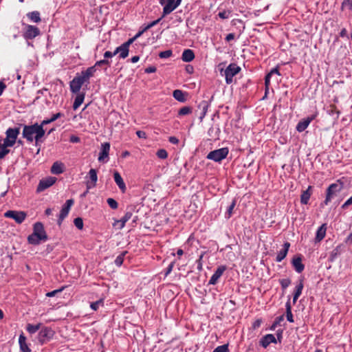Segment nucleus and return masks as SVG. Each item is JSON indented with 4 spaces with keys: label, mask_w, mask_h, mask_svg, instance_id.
Instances as JSON below:
<instances>
[{
    "label": "nucleus",
    "mask_w": 352,
    "mask_h": 352,
    "mask_svg": "<svg viewBox=\"0 0 352 352\" xmlns=\"http://www.w3.org/2000/svg\"><path fill=\"white\" fill-rule=\"evenodd\" d=\"M48 236L45 230L44 226L41 222H36L33 225V232L28 236L29 244L37 245L41 241H46Z\"/></svg>",
    "instance_id": "obj_2"
},
{
    "label": "nucleus",
    "mask_w": 352,
    "mask_h": 352,
    "mask_svg": "<svg viewBox=\"0 0 352 352\" xmlns=\"http://www.w3.org/2000/svg\"><path fill=\"white\" fill-rule=\"evenodd\" d=\"M212 352H230L229 344H225L216 347Z\"/></svg>",
    "instance_id": "obj_43"
},
{
    "label": "nucleus",
    "mask_w": 352,
    "mask_h": 352,
    "mask_svg": "<svg viewBox=\"0 0 352 352\" xmlns=\"http://www.w3.org/2000/svg\"><path fill=\"white\" fill-rule=\"evenodd\" d=\"M56 181V178L54 177H48L45 179L40 180L37 188L36 192H41L45 190L46 188L52 186Z\"/></svg>",
    "instance_id": "obj_11"
},
{
    "label": "nucleus",
    "mask_w": 352,
    "mask_h": 352,
    "mask_svg": "<svg viewBox=\"0 0 352 352\" xmlns=\"http://www.w3.org/2000/svg\"><path fill=\"white\" fill-rule=\"evenodd\" d=\"M102 65H107V66H110V61L107 59H103V60H98L97 61L94 66L96 67H101Z\"/></svg>",
    "instance_id": "obj_51"
},
{
    "label": "nucleus",
    "mask_w": 352,
    "mask_h": 352,
    "mask_svg": "<svg viewBox=\"0 0 352 352\" xmlns=\"http://www.w3.org/2000/svg\"><path fill=\"white\" fill-rule=\"evenodd\" d=\"M166 1L167 3L163 8L162 17H164L165 16L170 14L180 5V3H177V0H166Z\"/></svg>",
    "instance_id": "obj_12"
},
{
    "label": "nucleus",
    "mask_w": 352,
    "mask_h": 352,
    "mask_svg": "<svg viewBox=\"0 0 352 352\" xmlns=\"http://www.w3.org/2000/svg\"><path fill=\"white\" fill-rule=\"evenodd\" d=\"M107 202L108 205L109 206V207L113 210L117 209L118 207V202L113 198H108L107 199Z\"/></svg>",
    "instance_id": "obj_48"
},
{
    "label": "nucleus",
    "mask_w": 352,
    "mask_h": 352,
    "mask_svg": "<svg viewBox=\"0 0 352 352\" xmlns=\"http://www.w3.org/2000/svg\"><path fill=\"white\" fill-rule=\"evenodd\" d=\"M292 266L294 267V268L295 269V270L298 273H301L305 269V265L302 262V256L301 255H298V256H294L292 260Z\"/></svg>",
    "instance_id": "obj_16"
},
{
    "label": "nucleus",
    "mask_w": 352,
    "mask_h": 352,
    "mask_svg": "<svg viewBox=\"0 0 352 352\" xmlns=\"http://www.w3.org/2000/svg\"><path fill=\"white\" fill-rule=\"evenodd\" d=\"M192 109L190 107L185 106L182 107L178 111V116H186L192 113Z\"/></svg>",
    "instance_id": "obj_39"
},
{
    "label": "nucleus",
    "mask_w": 352,
    "mask_h": 352,
    "mask_svg": "<svg viewBox=\"0 0 352 352\" xmlns=\"http://www.w3.org/2000/svg\"><path fill=\"white\" fill-rule=\"evenodd\" d=\"M14 144H15L14 141H12V140H10V139L6 138L4 140L3 146L4 147L12 146H14Z\"/></svg>",
    "instance_id": "obj_55"
},
{
    "label": "nucleus",
    "mask_w": 352,
    "mask_h": 352,
    "mask_svg": "<svg viewBox=\"0 0 352 352\" xmlns=\"http://www.w3.org/2000/svg\"><path fill=\"white\" fill-rule=\"evenodd\" d=\"M74 203V201L73 199L67 200L65 204L63 206L59 214L65 217H67L69 212L70 208L73 206Z\"/></svg>",
    "instance_id": "obj_23"
},
{
    "label": "nucleus",
    "mask_w": 352,
    "mask_h": 352,
    "mask_svg": "<svg viewBox=\"0 0 352 352\" xmlns=\"http://www.w3.org/2000/svg\"><path fill=\"white\" fill-rule=\"evenodd\" d=\"M219 133H220V129L219 126H217V127L212 126L208 130V135L210 136H212L215 139L219 138Z\"/></svg>",
    "instance_id": "obj_38"
},
{
    "label": "nucleus",
    "mask_w": 352,
    "mask_h": 352,
    "mask_svg": "<svg viewBox=\"0 0 352 352\" xmlns=\"http://www.w3.org/2000/svg\"><path fill=\"white\" fill-rule=\"evenodd\" d=\"M19 344L21 352H32V350L26 343V338L23 333H21L19 338Z\"/></svg>",
    "instance_id": "obj_22"
},
{
    "label": "nucleus",
    "mask_w": 352,
    "mask_h": 352,
    "mask_svg": "<svg viewBox=\"0 0 352 352\" xmlns=\"http://www.w3.org/2000/svg\"><path fill=\"white\" fill-rule=\"evenodd\" d=\"M74 223L78 230H82L83 228V220L81 217L75 218Z\"/></svg>",
    "instance_id": "obj_46"
},
{
    "label": "nucleus",
    "mask_w": 352,
    "mask_h": 352,
    "mask_svg": "<svg viewBox=\"0 0 352 352\" xmlns=\"http://www.w3.org/2000/svg\"><path fill=\"white\" fill-rule=\"evenodd\" d=\"M4 217L14 219L16 223H22L27 217V214L24 211L8 210L5 212Z\"/></svg>",
    "instance_id": "obj_8"
},
{
    "label": "nucleus",
    "mask_w": 352,
    "mask_h": 352,
    "mask_svg": "<svg viewBox=\"0 0 352 352\" xmlns=\"http://www.w3.org/2000/svg\"><path fill=\"white\" fill-rule=\"evenodd\" d=\"M129 47L126 46V44H122L121 45H120L119 47H118L116 49V54L120 52V58H125L128 56L129 55Z\"/></svg>",
    "instance_id": "obj_31"
},
{
    "label": "nucleus",
    "mask_w": 352,
    "mask_h": 352,
    "mask_svg": "<svg viewBox=\"0 0 352 352\" xmlns=\"http://www.w3.org/2000/svg\"><path fill=\"white\" fill-rule=\"evenodd\" d=\"M195 53L190 49L184 50L182 55V59L184 62H191L195 58Z\"/></svg>",
    "instance_id": "obj_29"
},
{
    "label": "nucleus",
    "mask_w": 352,
    "mask_h": 352,
    "mask_svg": "<svg viewBox=\"0 0 352 352\" xmlns=\"http://www.w3.org/2000/svg\"><path fill=\"white\" fill-rule=\"evenodd\" d=\"M229 153V150L227 147L216 149L210 151L208 155L207 158L208 160H213L216 162H219L223 159L226 158Z\"/></svg>",
    "instance_id": "obj_5"
},
{
    "label": "nucleus",
    "mask_w": 352,
    "mask_h": 352,
    "mask_svg": "<svg viewBox=\"0 0 352 352\" xmlns=\"http://www.w3.org/2000/svg\"><path fill=\"white\" fill-rule=\"evenodd\" d=\"M113 177L115 182L118 186L122 192H125L126 187L120 174L118 171H115L113 173Z\"/></svg>",
    "instance_id": "obj_21"
},
{
    "label": "nucleus",
    "mask_w": 352,
    "mask_h": 352,
    "mask_svg": "<svg viewBox=\"0 0 352 352\" xmlns=\"http://www.w3.org/2000/svg\"><path fill=\"white\" fill-rule=\"evenodd\" d=\"M41 32L40 30L32 25H27L25 27V31L23 32V37L26 40H32L38 36Z\"/></svg>",
    "instance_id": "obj_10"
},
{
    "label": "nucleus",
    "mask_w": 352,
    "mask_h": 352,
    "mask_svg": "<svg viewBox=\"0 0 352 352\" xmlns=\"http://www.w3.org/2000/svg\"><path fill=\"white\" fill-rule=\"evenodd\" d=\"M174 265H175V262H171L169 265L168 266V267L166 268V272H165V276H167L173 270V268L174 267Z\"/></svg>",
    "instance_id": "obj_58"
},
{
    "label": "nucleus",
    "mask_w": 352,
    "mask_h": 352,
    "mask_svg": "<svg viewBox=\"0 0 352 352\" xmlns=\"http://www.w3.org/2000/svg\"><path fill=\"white\" fill-rule=\"evenodd\" d=\"M45 133L42 125L35 123L32 125H25L22 135L23 138H25L29 142H32L34 138L35 144L37 145L40 140L44 136Z\"/></svg>",
    "instance_id": "obj_1"
},
{
    "label": "nucleus",
    "mask_w": 352,
    "mask_h": 352,
    "mask_svg": "<svg viewBox=\"0 0 352 352\" xmlns=\"http://www.w3.org/2000/svg\"><path fill=\"white\" fill-rule=\"evenodd\" d=\"M270 78L271 77L270 76V75H267V74L265 77V96L267 95V91L269 89V85L270 83Z\"/></svg>",
    "instance_id": "obj_56"
},
{
    "label": "nucleus",
    "mask_w": 352,
    "mask_h": 352,
    "mask_svg": "<svg viewBox=\"0 0 352 352\" xmlns=\"http://www.w3.org/2000/svg\"><path fill=\"white\" fill-rule=\"evenodd\" d=\"M156 155L157 156L158 158L164 160L167 158L168 153L165 149L161 148L157 151Z\"/></svg>",
    "instance_id": "obj_45"
},
{
    "label": "nucleus",
    "mask_w": 352,
    "mask_h": 352,
    "mask_svg": "<svg viewBox=\"0 0 352 352\" xmlns=\"http://www.w3.org/2000/svg\"><path fill=\"white\" fill-rule=\"evenodd\" d=\"M290 247V243L289 242H285L283 244V248L278 252L276 261L277 262L282 261L287 256L289 248Z\"/></svg>",
    "instance_id": "obj_19"
},
{
    "label": "nucleus",
    "mask_w": 352,
    "mask_h": 352,
    "mask_svg": "<svg viewBox=\"0 0 352 352\" xmlns=\"http://www.w3.org/2000/svg\"><path fill=\"white\" fill-rule=\"evenodd\" d=\"M303 287V279H300L299 280L298 284L296 286L295 288V291L293 296V304H295L298 298L301 295Z\"/></svg>",
    "instance_id": "obj_28"
},
{
    "label": "nucleus",
    "mask_w": 352,
    "mask_h": 352,
    "mask_svg": "<svg viewBox=\"0 0 352 352\" xmlns=\"http://www.w3.org/2000/svg\"><path fill=\"white\" fill-rule=\"evenodd\" d=\"M286 307V318L289 322H294L293 315L292 313V306L290 303V299L289 298L285 304Z\"/></svg>",
    "instance_id": "obj_36"
},
{
    "label": "nucleus",
    "mask_w": 352,
    "mask_h": 352,
    "mask_svg": "<svg viewBox=\"0 0 352 352\" xmlns=\"http://www.w3.org/2000/svg\"><path fill=\"white\" fill-rule=\"evenodd\" d=\"M283 329H279L277 330L276 333V339L277 340V343L278 342V343H281L282 339H283Z\"/></svg>",
    "instance_id": "obj_54"
},
{
    "label": "nucleus",
    "mask_w": 352,
    "mask_h": 352,
    "mask_svg": "<svg viewBox=\"0 0 352 352\" xmlns=\"http://www.w3.org/2000/svg\"><path fill=\"white\" fill-rule=\"evenodd\" d=\"M172 54H173V51L171 50H168L160 52L159 57L161 58H166L170 57L172 56Z\"/></svg>",
    "instance_id": "obj_50"
},
{
    "label": "nucleus",
    "mask_w": 352,
    "mask_h": 352,
    "mask_svg": "<svg viewBox=\"0 0 352 352\" xmlns=\"http://www.w3.org/2000/svg\"><path fill=\"white\" fill-rule=\"evenodd\" d=\"M20 133V129L18 127L16 128H9L6 132V138L12 140L16 142L17 137Z\"/></svg>",
    "instance_id": "obj_26"
},
{
    "label": "nucleus",
    "mask_w": 352,
    "mask_h": 352,
    "mask_svg": "<svg viewBox=\"0 0 352 352\" xmlns=\"http://www.w3.org/2000/svg\"><path fill=\"white\" fill-rule=\"evenodd\" d=\"M314 119V116H311L300 120L296 126V130L298 132L304 131Z\"/></svg>",
    "instance_id": "obj_18"
},
{
    "label": "nucleus",
    "mask_w": 352,
    "mask_h": 352,
    "mask_svg": "<svg viewBox=\"0 0 352 352\" xmlns=\"http://www.w3.org/2000/svg\"><path fill=\"white\" fill-rule=\"evenodd\" d=\"M162 18H163V17H162V16H161V17H160V18H159L158 19L155 20V21H153L151 22L150 23H148V25H146V28H147L148 29H150V28H151L152 27L155 26V25H157V24L160 21H161V19H162Z\"/></svg>",
    "instance_id": "obj_59"
},
{
    "label": "nucleus",
    "mask_w": 352,
    "mask_h": 352,
    "mask_svg": "<svg viewBox=\"0 0 352 352\" xmlns=\"http://www.w3.org/2000/svg\"><path fill=\"white\" fill-rule=\"evenodd\" d=\"M136 135L139 138L146 139L147 138L146 133L143 131H137Z\"/></svg>",
    "instance_id": "obj_63"
},
{
    "label": "nucleus",
    "mask_w": 352,
    "mask_h": 352,
    "mask_svg": "<svg viewBox=\"0 0 352 352\" xmlns=\"http://www.w3.org/2000/svg\"><path fill=\"white\" fill-rule=\"evenodd\" d=\"M135 208L136 206L135 205L128 206L126 208L127 211L124 217H122L120 220H115L113 226H116L118 225V229H122L124 227L126 222L132 217L133 212L135 210Z\"/></svg>",
    "instance_id": "obj_7"
},
{
    "label": "nucleus",
    "mask_w": 352,
    "mask_h": 352,
    "mask_svg": "<svg viewBox=\"0 0 352 352\" xmlns=\"http://www.w3.org/2000/svg\"><path fill=\"white\" fill-rule=\"evenodd\" d=\"M261 323H262V320L261 319H260V318L259 319H256L253 322V324H252V328L254 329H256L258 328L261 326Z\"/></svg>",
    "instance_id": "obj_60"
},
{
    "label": "nucleus",
    "mask_w": 352,
    "mask_h": 352,
    "mask_svg": "<svg viewBox=\"0 0 352 352\" xmlns=\"http://www.w3.org/2000/svg\"><path fill=\"white\" fill-rule=\"evenodd\" d=\"M69 141H70V142H72V143H78L80 141V139L79 137L72 135L69 138Z\"/></svg>",
    "instance_id": "obj_64"
},
{
    "label": "nucleus",
    "mask_w": 352,
    "mask_h": 352,
    "mask_svg": "<svg viewBox=\"0 0 352 352\" xmlns=\"http://www.w3.org/2000/svg\"><path fill=\"white\" fill-rule=\"evenodd\" d=\"M241 69V67L235 63H230L227 67L224 70V76L226 77V82L228 85H230L233 82V77L239 73Z\"/></svg>",
    "instance_id": "obj_6"
},
{
    "label": "nucleus",
    "mask_w": 352,
    "mask_h": 352,
    "mask_svg": "<svg viewBox=\"0 0 352 352\" xmlns=\"http://www.w3.org/2000/svg\"><path fill=\"white\" fill-rule=\"evenodd\" d=\"M230 10H223L219 12L218 16L222 19H228L231 14Z\"/></svg>",
    "instance_id": "obj_49"
},
{
    "label": "nucleus",
    "mask_w": 352,
    "mask_h": 352,
    "mask_svg": "<svg viewBox=\"0 0 352 352\" xmlns=\"http://www.w3.org/2000/svg\"><path fill=\"white\" fill-rule=\"evenodd\" d=\"M89 175L91 182H87V187L88 189H90L91 188L95 187L96 185L98 180L96 170L91 168L89 172Z\"/></svg>",
    "instance_id": "obj_20"
},
{
    "label": "nucleus",
    "mask_w": 352,
    "mask_h": 352,
    "mask_svg": "<svg viewBox=\"0 0 352 352\" xmlns=\"http://www.w3.org/2000/svg\"><path fill=\"white\" fill-rule=\"evenodd\" d=\"M279 283L281 285V288L285 290L291 284V280L289 278H283L279 280Z\"/></svg>",
    "instance_id": "obj_47"
},
{
    "label": "nucleus",
    "mask_w": 352,
    "mask_h": 352,
    "mask_svg": "<svg viewBox=\"0 0 352 352\" xmlns=\"http://www.w3.org/2000/svg\"><path fill=\"white\" fill-rule=\"evenodd\" d=\"M327 226L325 223L321 225L316 231V235L315 237L316 242L321 241L326 235Z\"/></svg>",
    "instance_id": "obj_25"
},
{
    "label": "nucleus",
    "mask_w": 352,
    "mask_h": 352,
    "mask_svg": "<svg viewBox=\"0 0 352 352\" xmlns=\"http://www.w3.org/2000/svg\"><path fill=\"white\" fill-rule=\"evenodd\" d=\"M226 265H220L215 270L212 276H211L208 284L209 285H215L219 278L222 276L223 273L226 271Z\"/></svg>",
    "instance_id": "obj_14"
},
{
    "label": "nucleus",
    "mask_w": 352,
    "mask_h": 352,
    "mask_svg": "<svg viewBox=\"0 0 352 352\" xmlns=\"http://www.w3.org/2000/svg\"><path fill=\"white\" fill-rule=\"evenodd\" d=\"M344 6H347L349 9H351L352 8V0H343L342 5H341L342 10H344Z\"/></svg>",
    "instance_id": "obj_53"
},
{
    "label": "nucleus",
    "mask_w": 352,
    "mask_h": 352,
    "mask_svg": "<svg viewBox=\"0 0 352 352\" xmlns=\"http://www.w3.org/2000/svg\"><path fill=\"white\" fill-rule=\"evenodd\" d=\"M27 16L32 22L39 23L41 21L40 13L38 11H33V12H28L27 14Z\"/></svg>",
    "instance_id": "obj_35"
},
{
    "label": "nucleus",
    "mask_w": 352,
    "mask_h": 352,
    "mask_svg": "<svg viewBox=\"0 0 352 352\" xmlns=\"http://www.w3.org/2000/svg\"><path fill=\"white\" fill-rule=\"evenodd\" d=\"M110 150V144L104 142L101 145V149L98 156V161L104 162V159L108 157Z\"/></svg>",
    "instance_id": "obj_17"
},
{
    "label": "nucleus",
    "mask_w": 352,
    "mask_h": 352,
    "mask_svg": "<svg viewBox=\"0 0 352 352\" xmlns=\"http://www.w3.org/2000/svg\"><path fill=\"white\" fill-rule=\"evenodd\" d=\"M352 204V196L348 199L342 206V209H346L348 206Z\"/></svg>",
    "instance_id": "obj_61"
},
{
    "label": "nucleus",
    "mask_w": 352,
    "mask_h": 352,
    "mask_svg": "<svg viewBox=\"0 0 352 352\" xmlns=\"http://www.w3.org/2000/svg\"><path fill=\"white\" fill-rule=\"evenodd\" d=\"M187 95L188 94L186 92L180 89H175L173 92V98L180 102H185L186 101Z\"/></svg>",
    "instance_id": "obj_24"
},
{
    "label": "nucleus",
    "mask_w": 352,
    "mask_h": 352,
    "mask_svg": "<svg viewBox=\"0 0 352 352\" xmlns=\"http://www.w3.org/2000/svg\"><path fill=\"white\" fill-rule=\"evenodd\" d=\"M97 69L94 65L88 67L86 70L82 71L81 74L88 80L89 81L90 78L94 76L95 72Z\"/></svg>",
    "instance_id": "obj_33"
},
{
    "label": "nucleus",
    "mask_w": 352,
    "mask_h": 352,
    "mask_svg": "<svg viewBox=\"0 0 352 352\" xmlns=\"http://www.w3.org/2000/svg\"><path fill=\"white\" fill-rule=\"evenodd\" d=\"M271 343H277L276 337L273 334H267L262 337L259 341L260 345L265 349H266Z\"/></svg>",
    "instance_id": "obj_15"
},
{
    "label": "nucleus",
    "mask_w": 352,
    "mask_h": 352,
    "mask_svg": "<svg viewBox=\"0 0 352 352\" xmlns=\"http://www.w3.org/2000/svg\"><path fill=\"white\" fill-rule=\"evenodd\" d=\"M54 331L50 327H45L39 331L38 340L43 344L49 341L54 336Z\"/></svg>",
    "instance_id": "obj_9"
},
{
    "label": "nucleus",
    "mask_w": 352,
    "mask_h": 352,
    "mask_svg": "<svg viewBox=\"0 0 352 352\" xmlns=\"http://www.w3.org/2000/svg\"><path fill=\"white\" fill-rule=\"evenodd\" d=\"M157 70L155 66H150L145 69L144 72L146 74L154 73Z\"/></svg>",
    "instance_id": "obj_62"
},
{
    "label": "nucleus",
    "mask_w": 352,
    "mask_h": 352,
    "mask_svg": "<svg viewBox=\"0 0 352 352\" xmlns=\"http://www.w3.org/2000/svg\"><path fill=\"white\" fill-rule=\"evenodd\" d=\"M284 320V316L281 315L280 316H278L276 318L274 321L273 322L272 324L270 327V330L274 331L278 325L280 324V323Z\"/></svg>",
    "instance_id": "obj_41"
},
{
    "label": "nucleus",
    "mask_w": 352,
    "mask_h": 352,
    "mask_svg": "<svg viewBox=\"0 0 352 352\" xmlns=\"http://www.w3.org/2000/svg\"><path fill=\"white\" fill-rule=\"evenodd\" d=\"M85 96V92H78L73 104L74 110H76L83 102Z\"/></svg>",
    "instance_id": "obj_32"
},
{
    "label": "nucleus",
    "mask_w": 352,
    "mask_h": 352,
    "mask_svg": "<svg viewBox=\"0 0 352 352\" xmlns=\"http://www.w3.org/2000/svg\"><path fill=\"white\" fill-rule=\"evenodd\" d=\"M63 116V113L60 112L56 113L55 114H53L50 119L43 120L40 124L42 125V128H43L45 125L50 124Z\"/></svg>",
    "instance_id": "obj_34"
},
{
    "label": "nucleus",
    "mask_w": 352,
    "mask_h": 352,
    "mask_svg": "<svg viewBox=\"0 0 352 352\" xmlns=\"http://www.w3.org/2000/svg\"><path fill=\"white\" fill-rule=\"evenodd\" d=\"M338 182H340V185L338 184H331L327 189L326 192V197L324 201L321 204V205L327 206L329 203L331 201L332 197L337 193L342 190L343 188V183L340 182V179L338 180Z\"/></svg>",
    "instance_id": "obj_4"
},
{
    "label": "nucleus",
    "mask_w": 352,
    "mask_h": 352,
    "mask_svg": "<svg viewBox=\"0 0 352 352\" xmlns=\"http://www.w3.org/2000/svg\"><path fill=\"white\" fill-rule=\"evenodd\" d=\"M89 83L90 81H88L81 74H77L69 82L70 91L73 94H78L84 84L87 86Z\"/></svg>",
    "instance_id": "obj_3"
},
{
    "label": "nucleus",
    "mask_w": 352,
    "mask_h": 352,
    "mask_svg": "<svg viewBox=\"0 0 352 352\" xmlns=\"http://www.w3.org/2000/svg\"><path fill=\"white\" fill-rule=\"evenodd\" d=\"M66 287V286H63L62 287H60V289H55L54 291H52V292H47L46 294V296L47 297H53L56 294H57L58 293H60L62 291L64 290V289Z\"/></svg>",
    "instance_id": "obj_52"
},
{
    "label": "nucleus",
    "mask_w": 352,
    "mask_h": 352,
    "mask_svg": "<svg viewBox=\"0 0 352 352\" xmlns=\"http://www.w3.org/2000/svg\"><path fill=\"white\" fill-rule=\"evenodd\" d=\"M103 305H104V300H103V299L101 298L96 302H91L90 307L93 310L96 311L98 309V308L100 305L102 306Z\"/></svg>",
    "instance_id": "obj_44"
},
{
    "label": "nucleus",
    "mask_w": 352,
    "mask_h": 352,
    "mask_svg": "<svg viewBox=\"0 0 352 352\" xmlns=\"http://www.w3.org/2000/svg\"><path fill=\"white\" fill-rule=\"evenodd\" d=\"M116 55V50L113 52L110 51H106L104 54V58L105 59L112 58L113 56Z\"/></svg>",
    "instance_id": "obj_57"
},
{
    "label": "nucleus",
    "mask_w": 352,
    "mask_h": 352,
    "mask_svg": "<svg viewBox=\"0 0 352 352\" xmlns=\"http://www.w3.org/2000/svg\"><path fill=\"white\" fill-rule=\"evenodd\" d=\"M311 190H312V186H309L307 190H303L302 192V194L300 195V202L302 204H308L309 200L310 197L312 193Z\"/></svg>",
    "instance_id": "obj_27"
},
{
    "label": "nucleus",
    "mask_w": 352,
    "mask_h": 352,
    "mask_svg": "<svg viewBox=\"0 0 352 352\" xmlns=\"http://www.w3.org/2000/svg\"><path fill=\"white\" fill-rule=\"evenodd\" d=\"M41 323H38L36 324H28L26 326V330L29 333L34 334L41 329Z\"/></svg>",
    "instance_id": "obj_37"
},
{
    "label": "nucleus",
    "mask_w": 352,
    "mask_h": 352,
    "mask_svg": "<svg viewBox=\"0 0 352 352\" xmlns=\"http://www.w3.org/2000/svg\"><path fill=\"white\" fill-rule=\"evenodd\" d=\"M213 98H214V96H212L208 100H202L198 104L197 108L199 110L201 111L199 113V119L201 121L203 120V118L206 115L209 106L210 105V102L213 100Z\"/></svg>",
    "instance_id": "obj_13"
},
{
    "label": "nucleus",
    "mask_w": 352,
    "mask_h": 352,
    "mask_svg": "<svg viewBox=\"0 0 352 352\" xmlns=\"http://www.w3.org/2000/svg\"><path fill=\"white\" fill-rule=\"evenodd\" d=\"M64 172V164L62 162H55L51 167V173L59 175Z\"/></svg>",
    "instance_id": "obj_30"
},
{
    "label": "nucleus",
    "mask_w": 352,
    "mask_h": 352,
    "mask_svg": "<svg viewBox=\"0 0 352 352\" xmlns=\"http://www.w3.org/2000/svg\"><path fill=\"white\" fill-rule=\"evenodd\" d=\"M128 253L127 251H124L122 252L120 254H119L116 260H115V264L118 266V267H120L122 265L123 263V261H124V258L125 256V255Z\"/></svg>",
    "instance_id": "obj_40"
},
{
    "label": "nucleus",
    "mask_w": 352,
    "mask_h": 352,
    "mask_svg": "<svg viewBox=\"0 0 352 352\" xmlns=\"http://www.w3.org/2000/svg\"><path fill=\"white\" fill-rule=\"evenodd\" d=\"M236 201L233 199L232 204L229 206L226 212V218L230 219L232 214L233 210L236 206Z\"/></svg>",
    "instance_id": "obj_42"
}]
</instances>
